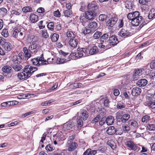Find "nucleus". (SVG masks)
<instances>
[{"instance_id": "1", "label": "nucleus", "mask_w": 155, "mask_h": 155, "mask_svg": "<svg viewBox=\"0 0 155 155\" xmlns=\"http://www.w3.org/2000/svg\"><path fill=\"white\" fill-rule=\"evenodd\" d=\"M38 68L36 67L30 65H26L24 68L23 71L18 74V78L21 80L24 81L26 80Z\"/></svg>"}, {"instance_id": "2", "label": "nucleus", "mask_w": 155, "mask_h": 155, "mask_svg": "<svg viewBox=\"0 0 155 155\" xmlns=\"http://www.w3.org/2000/svg\"><path fill=\"white\" fill-rule=\"evenodd\" d=\"M11 66L15 71H18L22 68V65L20 64L19 61L18 60L17 55L13 56L12 59Z\"/></svg>"}, {"instance_id": "3", "label": "nucleus", "mask_w": 155, "mask_h": 155, "mask_svg": "<svg viewBox=\"0 0 155 155\" xmlns=\"http://www.w3.org/2000/svg\"><path fill=\"white\" fill-rule=\"evenodd\" d=\"M142 22V24L140 26V28H142L147 23L144 21L143 17L142 16H140V15H139V16L133 19V21H131V23L133 26H138Z\"/></svg>"}, {"instance_id": "4", "label": "nucleus", "mask_w": 155, "mask_h": 155, "mask_svg": "<svg viewBox=\"0 0 155 155\" xmlns=\"http://www.w3.org/2000/svg\"><path fill=\"white\" fill-rule=\"evenodd\" d=\"M12 36L18 40L21 41L23 40L25 37V32L23 31H21L20 30L16 29L13 31Z\"/></svg>"}, {"instance_id": "5", "label": "nucleus", "mask_w": 155, "mask_h": 155, "mask_svg": "<svg viewBox=\"0 0 155 155\" xmlns=\"http://www.w3.org/2000/svg\"><path fill=\"white\" fill-rule=\"evenodd\" d=\"M108 43L107 45L110 48V47L116 45L119 43V41L115 35H110Z\"/></svg>"}, {"instance_id": "6", "label": "nucleus", "mask_w": 155, "mask_h": 155, "mask_svg": "<svg viewBox=\"0 0 155 155\" xmlns=\"http://www.w3.org/2000/svg\"><path fill=\"white\" fill-rule=\"evenodd\" d=\"M118 35L124 38H127L131 36L133 33L130 30H129L127 28L124 27L118 32Z\"/></svg>"}, {"instance_id": "7", "label": "nucleus", "mask_w": 155, "mask_h": 155, "mask_svg": "<svg viewBox=\"0 0 155 155\" xmlns=\"http://www.w3.org/2000/svg\"><path fill=\"white\" fill-rule=\"evenodd\" d=\"M77 114L79 118L84 120H86L89 116L87 111L86 110L83 109H81Z\"/></svg>"}, {"instance_id": "8", "label": "nucleus", "mask_w": 155, "mask_h": 155, "mask_svg": "<svg viewBox=\"0 0 155 155\" xmlns=\"http://www.w3.org/2000/svg\"><path fill=\"white\" fill-rule=\"evenodd\" d=\"M125 144L128 149L134 151L136 150L138 147L134 141L131 140H127Z\"/></svg>"}, {"instance_id": "9", "label": "nucleus", "mask_w": 155, "mask_h": 155, "mask_svg": "<svg viewBox=\"0 0 155 155\" xmlns=\"http://www.w3.org/2000/svg\"><path fill=\"white\" fill-rule=\"evenodd\" d=\"M88 49L86 48H78L76 51V57L77 58L81 57L84 56V54H85L84 56L87 55Z\"/></svg>"}, {"instance_id": "10", "label": "nucleus", "mask_w": 155, "mask_h": 155, "mask_svg": "<svg viewBox=\"0 0 155 155\" xmlns=\"http://www.w3.org/2000/svg\"><path fill=\"white\" fill-rule=\"evenodd\" d=\"M89 10L96 12L98 9V6L95 1H93L89 4L87 5Z\"/></svg>"}, {"instance_id": "11", "label": "nucleus", "mask_w": 155, "mask_h": 155, "mask_svg": "<svg viewBox=\"0 0 155 155\" xmlns=\"http://www.w3.org/2000/svg\"><path fill=\"white\" fill-rule=\"evenodd\" d=\"M0 44L2 45V47L5 51H9L12 48V45L10 43L8 42H4L2 40L0 41Z\"/></svg>"}, {"instance_id": "12", "label": "nucleus", "mask_w": 155, "mask_h": 155, "mask_svg": "<svg viewBox=\"0 0 155 155\" xmlns=\"http://www.w3.org/2000/svg\"><path fill=\"white\" fill-rule=\"evenodd\" d=\"M130 116L129 114H125L121 116L120 117H116L117 121L119 122L125 123L130 118Z\"/></svg>"}, {"instance_id": "13", "label": "nucleus", "mask_w": 155, "mask_h": 155, "mask_svg": "<svg viewBox=\"0 0 155 155\" xmlns=\"http://www.w3.org/2000/svg\"><path fill=\"white\" fill-rule=\"evenodd\" d=\"M118 20L117 16L115 15L110 18L107 22V25L108 26L112 27L116 24Z\"/></svg>"}, {"instance_id": "14", "label": "nucleus", "mask_w": 155, "mask_h": 155, "mask_svg": "<svg viewBox=\"0 0 155 155\" xmlns=\"http://www.w3.org/2000/svg\"><path fill=\"white\" fill-rule=\"evenodd\" d=\"M86 18L89 20L94 19L96 15V12L88 10L85 12Z\"/></svg>"}, {"instance_id": "15", "label": "nucleus", "mask_w": 155, "mask_h": 155, "mask_svg": "<svg viewBox=\"0 0 155 155\" xmlns=\"http://www.w3.org/2000/svg\"><path fill=\"white\" fill-rule=\"evenodd\" d=\"M140 15V12L137 11L132 12L129 13L127 15L128 19L133 21V19H135Z\"/></svg>"}, {"instance_id": "16", "label": "nucleus", "mask_w": 155, "mask_h": 155, "mask_svg": "<svg viewBox=\"0 0 155 155\" xmlns=\"http://www.w3.org/2000/svg\"><path fill=\"white\" fill-rule=\"evenodd\" d=\"M29 51L32 54H35L38 50V47L37 44L33 43L28 48Z\"/></svg>"}, {"instance_id": "17", "label": "nucleus", "mask_w": 155, "mask_h": 155, "mask_svg": "<svg viewBox=\"0 0 155 155\" xmlns=\"http://www.w3.org/2000/svg\"><path fill=\"white\" fill-rule=\"evenodd\" d=\"M109 37V33L104 34L100 38V42H103L107 44Z\"/></svg>"}, {"instance_id": "18", "label": "nucleus", "mask_w": 155, "mask_h": 155, "mask_svg": "<svg viewBox=\"0 0 155 155\" xmlns=\"http://www.w3.org/2000/svg\"><path fill=\"white\" fill-rule=\"evenodd\" d=\"M38 38L34 35H29L27 37V42L28 43H31L32 42H36L38 41Z\"/></svg>"}, {"instance_id": "19", "label": "nucleus", "mask_w": 155, "mask_h": 155, "mask_svg": "<svg viewBox=\"0 0 155 155\" xmlns=\"http://www.w3.org/2000/svg\"><path fill=\"white\" fill-rule=\"evenodd\" d=\"M78 43V40L75 38H71L69 41V44L70 46L74 48L77 47Z\"/></svg>"}, {"instance_id": "20", "label": "nucleus", "mask_w": 155, "mask_h": 155, "mask_svg": "<svg viewBox=\"0 0 155 155\" xmlns=\"http://www.w3.org/2000/svg\"><path fill=\"white\" fill-rule=\"evenodd\" d=\"M23 51L25 56V61H27L31 56V54L28 49L26 47L23 48Z\"/></svg>"}, {"instance_id": "21", "label": "nucleus", "mask_w": 155, "mask_h": 155, "mask_svg": "<svg viewBox=\"0 0 155 155\" xmlns=\"http://www.w3.org/2000/svg\"><path fill=\"white\" fill-rule=\"evenodd\" d=\"M87 55L89 54L90 55H94L96 54L98 52V49L97 47L96 46H94L91 48L90 50L88 49Z\"/></svg>"}, {"instance_id": "22", "label": "nucleus", "mask_w": 155, "mask_h": 155, "mask_svg": "<svg viewBox=\"0 0 155 155\" xmlns=\"http://www.w3.org/2000/svg\"><path fill=\"white\" fill-rule=\"evenodd\" d=\"M141 92V90L140 88L135 87L132 89L131 94L133 96H137L140 94Z\"/></svg>"}, {"instance_id": "23", "label": "nucleus", "mask_w": 155, "mask_h": 155, "mask_svg": "<svg viewBox=\"0 0 155 155\" xmlns=\"http://www.w3.org/2000/svg\"><path fill=\"white\" fill-rule=\"evenodd\" d=\"M74 126L73 124L71 121H69L64 124L63 129L65 130H69L71 129Z\"/></svg>"}, {"instance_id": "24", "label": "nucleus", "mask_w": 155, "mask_h": 155, "mask_svg": "<svg viewBox=\"0 0 155 155\" xmlns=\"http://www.w3.org/2000/svg\"><path fill=\"white\" fill-rule=\"evenodd\" d=\"M148 83L147 81L145 79H142L139 80L137 82V84L140 87L145 86Z\"/></svg>"}, {"instance_id": "25", "label": "nucleus", "mask_w": 155, "mask_h": 155, "mask_svg": "<svg viewBox=\"0 0 155 155\" xmlns=\"http://www.w3.org/2000/svg\"><path fill=\"white\" fill-rule=\"evenodd\" d=\"M114 121V117L110 115L106 118L105 121L108 125H110L113 124Z\"/></svg>"}, {"instance_id": "26", "label": "nucleus", "mask_w": 155, "mask_h": 155, "mask_svg": "<svg viewBox=\"0 0 155 155\" xmlns=\"http://www.w3.org/2000/svg\"><path fill=\"white\" fill-rule=\"evenodd\" d=\"M116 131V129L113 126L109 127L107 130V133L109 135H113L114 134Z\"/></svg>"}, {"instance_id": "27", "label": "nucleus", "mask_w": 155, "mask_h": 155, "mask_svg": "<svg viewBox=\"0 0 155 155\" xmlns=\"http://www.w3.org/2000/svg\"><path fill=\"white\" fill-rule=\"evenodd\" d=\"M29 18L30 20L32 23L36 22L38 20V16L33 13L31 14L29 17Z\"/></svg>"}, {"instance_id": "28", "label": "nucleus", "mask_w": 155, "mask_h": 155, "mask_svg": "<svg viewBox=\"0 0 155 155\" xmlns=\"http://www.w3.org/2000/svg\"><path fill=\"white\" fill-rule=\"evenodd\" d=\"M40 60V59H39V57H38L32 59L31 61L33 65L39 66L41 64L42 65V63H41V61Z\"/></svg>"}, {"instance_id": "29", "label": "nucleus", "mask_w": 155, "mask_h": 155, "mask_svg": "<svg viewBox=\"0 0 155 155\" xmlns=\"http://www.w3.org/2000/svg\"><path fill=\"white\" fill-rule=\"evenodd\" d=\"M40 34L44 38H47L49 37V34L46 29H44L41 30Z\"/></svg>"}, {"instance_id": "30", "label": "nucleus", "mask_w": 155, "mask_h": 155, "mask_svg": "<svg viewBox=\"0 0 155 155\" xmlns=\"http://www.w3.org/2000/svg\"><path fill=\"white\" fill-rule=\"evenodd\" d=\"M97 23L95 21H92L90 22L88 25V28H90L93 31L94 30L97 28Z\"/></svg>"}, {"instance_id": "31", "label": "nucleus", "mask_w": 155, "mask_h": 155, "mask_svg": "<svg viewBox=\"0 0 155 155\" xmlns=\"http://www.w3.org/2000/svg\"><path fill=\"white\" fill-rule=\"evenodd\" d=\"M78 145L75 142H72L70 143L68 146V150L73 151L77 147Z\"/></svg>"}, {"instance_id": "32", "label": "nucleus", "mask_w": 155, "mask_h": 155, "mask_svg": "<svg viewBox=\"0 0 155 155\" xmlns=\"http://www.w3.org/2000/svg\"><path fill=\"white\" fill-rule=\"evenodd\" d=\"M2 71L5 73H10L12 72V67L9 66H5L2 69Z\"/></svg>"}, {"instance_id": "33", "label": "nucleus", "mask_w": 155, "mask_h": 155, "mask_svg": "<svg viewBox=\"0 0 155 155\" xmlns=\"http://www.w3.org/2000/svg\"><path fill=\"white\" fill-rule=\"evenodd\" d=\"M48 23L47 27L48 28L50 31H53L54 30V23L52 22H50L48 23L46 22V23Z\"/></svg>"}, {"instance_id": "34", "label": "nucleus", "mask_w": 155, "mask_h": 155, "mask_svg": "<svg viewBox=\"0 0 155 155\" xmlns=\"http://www.w3.org/2000/svg\"><path fill=\"white\" fill-rule=\"evenodd\" d=\"M64 15L67 18L70 17L72 14V12L70 9H67L64 11Z\"/></svg>"}, {"instance_id": "35", "label": "nucleus", "mask_w": 155, "mask_h": 155, "mask_svg": "<svg viewBox=\"0 0 155 155\" xmlns=\"http://www.w3.org/2000/svg\"><path fill=\"white\" fill-rule=\"evenodd\" d=\"M107 144L113 150L115 149L116 148V144L113 141H108Z\"/></svg>"}, {"instance_id": "36", "label": "nucleus", "mask_w": 155, "mask_h": 155, "mask_svg": "<svg viewBox=\"0 0 155 155\" xmlns=\"http://www.w3.org/2000/svg\"><path fill=\"white\" fill-rule=\"evenodd\" d=\"M155 17V9H152L149 12L148 18L150 19H151Z\"/></svg>"}, {"instance_id": "37", "label": "nucleus", "mask_w": 155, "mask_h": 155, "mask_svg": "<svg viewBox=\"0 0 155 155\" xmlns=\"http://www.w3.org/2000/svg\"><path fill=\"white\" fill-rule=\"evenodd\" d=\"M147 129L150 131H155V124H148L146 127Z\"/></svg>"}, {"instance_id": "38", "label": "nucleus", "mask_w": 155, "mask_h": 155, "mask_svg": "<svg viewBox=\"0 0 155 155\" xmlns=\"http://www.w3.org/2000/svg\"><path fill=\"white\" fill-rule=\"evenodd\" d=\"M129 124L130 126L134 127L135 128H137L138 126L137 122L134 120H131L129 121Z\"/></svg>"}, {"instance_id": "39", "label": "nucleus", "mask_w": 155, "mask_h": 155, "mask_svg": "<svg viewBox=\"0 0 155 155\" xmlns=\"http://www.w3.org/2000/svg\"><path fill=\"white\" fill-rule=\"evenodd\" d=\"M67 36L68 38H74L75 37V35L71 30H68L66 32Z\"/></svg>"}, {"instance_id": "40", "label": "nucleus", "mask_w": 155, "mask_h": 155, "mask_svg": "<svg viewBox=\"0 0 155 155\" xmlns=\"http://www.w3.org/2000/svg\"><path fill=\"white\" fill-rule=\"evenodd\" d=\"M69 60H68V61ZM68 61L65 58H57L56 61V63L57 64H61L66 62Z\"/></svg>"}, {"instance_id": "41", "label": "nucleus", "mask_w": 155, "mask_h": 155, "mask_svg": "<svg viewBox=\"0 0 155 155\" xmlns=\"http://www.w3.org/2000/svg\"><path fill=\"white\" fill-rule=\"evenodd\" d=\"M98 46L101 48H103L105 50L109 48L107 44L103 42H100V43L99 44Z\"/></svg>"}, {"instance_id": "42", "label": "nucleus", "mask_w": 155, "mask_h": 155, "mask_svg": "<svg viewBox=\"0 0 155 155\" xmlns=\"http://www.w3.org/2000/svg\"><path fill=\"white\" fill-rule=\"evenodd\" d=\"M142 70L141 69H137L135 70L134 74V76H139L142 75Z\"/></svg>"}, {"instance_id": "43", "label": "nucleus", "mask_w": 155, "mask_h": 155, "mask_svg": "<svg viewBox=\"0 0 155 155\" xmlns=\"http://www.w3.org/2000/svg\"><path fill=\"white\" fill-rule=\"evenodd\" d=\"M59 35L56 33H54L52 35L51 40L52 42L57 41L59 38Z\"/></svg>"}, {"instance_id": "44", "label": "nucleus", "mask_w": 155, "mask_h": 155, "mask_svg": "<svg viewBox=\"0 0 155 155\" xmlns=\"http://www.w3.org/2000/svg\"><path fill=\"white\" fill-rule=\"evenodd\" d=\"M122 129L125 133H127L130 130V127L128 125H123L122 126Z\"/></svg>"}, {"instance_id": "45", "label": "nucleus", "mask_w": 155, "mask_h": 155, "mask_svg": "<svg viewBox=\"0 0 155 155\" xmlns=\"http://www.w3.org/2000/svg\"><path fill=\"white\" fill-rule=\"evenodd\" d=\"M23 12L25 13L31 12L32 11V8L29 6H25L22 9Z\"/></svg>"}, {"instance_id": "46", "label": "nucleus", "mask_w": 155, "mask_h": 155, "mask_svg": "<svg viewBox=\"0 0 155 155\" xmlns=\"http://www.w3.org/2000/svg\"><path fill=\"white\" fill-rule=\"evenodd\" d=\"M146 105L149 107L152 108H155V102L154 101H149L146 103Z\"/></svg>"}, {"instance_id": "47", "label": "nucleus", "mask_w": 155, "mask_h": 155, "mask_svg": "<svg viewBox=\"0 0 155 155\" xmlns=\"http://www.w3.org/2000/svg\"><path fill=\"white\" fill-rule=\"evenodd\" d=\"M103 101H104V106L107 107H109V103L110 101L108 98L106 97L103 98Z\"/></svg>"}, {"instance_id": "48", "label": "nucleus", "mask_w": 155, "mask_h": 155, "mask_svg": "<svg viewBox=\"0 0 155 155\" xmlns=\"http://www.w3.org/2000/svg\"><path fill=\"white\" fill-rule=\"evenodd\" d=\"M77 126L78 128H80L83 125V122L82 119L81 118L77 119Z\"/></svg>"}, {"instance_id": "49", "label": "nucleus", "mask_w": 155, "mask_h": 155, "mask_svg": "<svg viewBox=\"0 0 155 155\" xmlns=\"http://www.w3.org/2000/svg\"><path fill=\"white\" fill-rule=\"evenodd\" d=\"M39 59H40V61H41V63H42V65L45 64H48V62L45 60L44 58L43 55L42 54L41 55L40 57H38Z\"/></svg>"}, {"instance_id": "50", "label": "nucleus", "mask_w": 155, "mask_h": 155, "mask_svg": "<svg viewBox=\"0 0 155 155\" xmlns=\"http://www.w3.org/2000/svg\"><path fill=\"white\" fill-rule=\"evenodd\" d=\"M7 9L4 8H0V15L2 16H4L7 14Z\"/></svg>"}, {"instance_id": "51", "label": "nucleus", "mask_w": 155, "mask_h": 155, "mask_svg": "<svg viewBox=\"0 0 155 155\" xmlns=\"http://www.w3.org/2000/svg\"><path fill=\"white\" fill-rule=\"evenodd\" d=\"M84 35L90 33L92 30L90 28H87L85 27L82 29Z\"/></svg>"}, {"instance_id": "52", "label": "nucleus", "mask_w": 155, "mask_h": 155, "mask_svg": "<svg viewBox=\"0 0 155 155\" xmlns=\"http://www.w3.org/2000/svg\"><path fill=\"white\" fill-rule=\"evenodd\" d=\"M150 120V117L147 115L144 116L142 119V121L143 123H147Z\"/></svg>"}, {"instance_id": "53", "label": "nucleus", "mask_w": 155, "mask_h": 155, "mask_svg": "<svg viewBox=\"0 0 155 155\" xmlns=\"http://www.w3.org/2000/svg\"><path fill=\"white\" fill-rule=\"evenodd\" d=\"M124 104L122 102H119L117 105V108L118 109H120L125 107Z\"/></svg>"}, {"instance_id": "54", "label": "nucleus", "mask_w": 155, "mask_h": 155, "mask_svg": "<svg viewBox=\"0 0 155 155\" xmlns=\"http://www.w3.org/2000/svg\"><path fill=\"white\" fill-rule=\"evenodd\" d=\"M2 36L5 37H7L9 35L8 31L7 29H4L1 33Z\"/></svg>"}, {"instance_id": "55", "label": "nucleus", "mask_w": 155, "mask_h": 155, "mask_svg": "<svg viewBox=\"0 0 155 155\" xmlns=\"http://www.w3.org/2000/svg\"><path fill=\"white\" fill-rule=\"evenodd\" d=\"M102 34L101 32L97 31L94 35V38L95 39H98L101 35Z\"/></svg>"}, {"instance_id": "56", "label": "nucleus", "mask_w": 155, "mask_h": 155, "mask_svg": "<svg viewBox=\"0 0 155 155\" xmlns=\"http://www.w3.org/2000/svg\"><path fill=\"white\" fill-rule=\"evenodd\" d=\"M45 148L47 151L49 152L51 151L54 150V148L50 144H48L47 145Z\"/></svg>"}, {"instance_id": "57", "label": "nucleus", "mask_w": 155, "mask_h": 155, "mask_svg": "<svg viewBox=\"0 0 155 155\" xmlns=\"http://www.w3.org/2000/svg\"><path fill=\"white\" fill-rule=\"evenodd\" d=\"M101 116L100 115H98L97 116L91 121V123L95 124L96 122H98L100 119Z\"/></svg>"}, {"instance_id": "58", "label": "nucleus", "mask_w": 155, "mask_h": 155, "mask_svg": "<svg viewBox=\"0 0 155 155\" xmlns=\"http://www.w3.org/2000/svg\"><path fill=\"white\" fill-rule=\"evenodd\" d=\"M21 12V11L20 10H18L17 11L15 10H12L11 11V15H19Z\"/></svg>"}, {"instance_id": "59", "label": "nucleus", "mask_w": 155, "mask_h": 155, "mask_svg": "<svg viewBox=\"0 0 155 155\" xmlns=\"http://www.w3.org/2000/svg\"><path fill=\"white\" fill-rule=\"evenodd\" d=\"M148 97L151 99L155 101V91L153 92L148 94Z\"/></svg>"}, {"instance_id": "60", "label": "nucleus", "mask_w": 155, "mask_h": 155, "mask_svg": "<svg viewBox=\"0 0 155 155\" xmlns=\"http://www.w3.org/2000/svg\"><path fill=\"white\" fill-rule=\"evenodd\" d=\"M155 87V83L154 82H152L150 83L147 86V88H148V90H150Z\"/></svg>"}, {"instance_id": "61", "label": "nucleus", "mask_w": 155, "mask_h": 155, "mask_svg": "<svg viewBox=\"0 0 155 155\" xmlns=\"http://www.w3.org/2000/svg\"><path fill=\"white\" fill-rule=\"evenodd\" d=\"M86 19V16H84V14H81L80 18V21L81 22H82L83 24H84L83 22H85Z\"/></svg>"}, {"instance_id": "62", "label": "nucleus", "mask_w": 155, "mask_h": 155, "mask_svg": "<svg viewBox=\"0 0 155 155\" xmlns=\"http://www.w3.org/2000/svg\"><path fill=\"white\" fill-rule=\"evenodd\" d=\"M107 16L104 14H101L100 15L99 17V20L101 21H104L106 18Z\"/></svg>"}, {"instance_id": "63", "label": "nucleus", "mask_w": 155, "mask_h": 155, "mask_svg": "<svg viewBox=\"0 0 155 155\" xmlns=\"http://www.w3.org/2000/svg\"><path fill=\"white\" fill-rule=\"evenodd\" d=\"M54 15L57 17H59L61 16V14L59 10H57V11L54 12Z\"/></svg>"}, {"instance_id": "64", "label": "nucleus", "mask_w": 155, "mask_h": 155, "mask_svg": "<svg viewBox=\"0 0 155 155\" xmlns=\"http://www.w3.org/2000/svg\"><path fill=\"white\" fill-rule=\"evenodd\" d=\"M150 67L152 69H155V60H153L151 62Z\"/></svg>"}]
</instances>
